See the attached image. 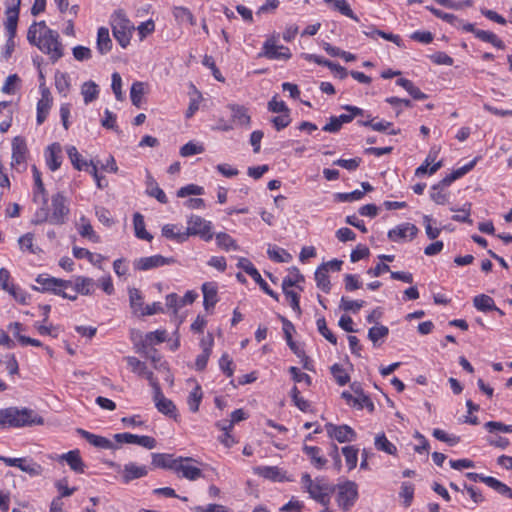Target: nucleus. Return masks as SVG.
<instances>
[{
	"label": "nucleus",
	"mask_w": 512,
	"mask_h": 512,
	"mask_svg": "<svg viewBox=\"0 0 512 512\" xmlns=\"http://www.w3.org/2000/svg\"><path fill=\"white\" fill-rule=\"evenodd\" d=\"M331 372H332L336 382L340 386H344L350 380L349 375L344 371V369L339 364H334L331 367Z\"/></svg>",
	"instance_id": "nucleus-55"
},
{
	"label": "nucleus",
	"mask_w": 512,
	"mask_h": 512,
	"mask_svg": "<svg viewBox=\"0 0 512 512\" xmlns=\"http://www.w3.org/2000/svg\"><path fill=\"white\" fill-rule=\"evenodd\" d=\"M61 460H65L71 470H73L76 473H84L85 470V463L83 462L80 451L75 449L71 450L63 455H61Z\"/></svg>",
	"instance_id": "nucleus-27"
},
{
	"label": "nucleus",
	"mask_w": 512,
	"mask_h": 512,
	"mask_svg": "<svg viewBox=\"0 0 512 512\" xmlns=\"http://www.w3.org/2000/svg\"><path fill=\"white\" fill-rule=\"evenodd\" d=\"M260 56H264L268 59H289L291 53L289 48L284 46H277L274 39H268L263 45V53Z\"/></svg>",
	"instance_id": "nucleus-17"
},
{
	"label": "nucleus",
	"mask_w": 512,
	"mask_h": 512,
	"mask_svg": "<svg viewBox=\"0 0 512 512\" xmlns=\"http://www.w3.org/2000/svg\"><path fill=\"white\" fill-rule=\"evenodd\" d=\"M135 235L139 239L151 241L153 236L146 231L144 217L140 213H135L133 217Z\"/></svg>",
	"instance_id": "nucleus-34"
},
{
	"label": "nucleus",
	"mask_w": 512,
	"mask_h": 512,
	"mask_svg": "<svg viewBox=\"0 0 512 512\" xmlns=\"http://www.w3.org/2000/svg\"><path fill=\"white\" fill-rule=\"evenodd\" d=\"M414 495V487L411 483L403 482L400 491V497L404 499L403 504L405 507L410 506Z\"/></svg>",
	"instance_id": "nucleus-58"
},
{
	"label": "nucleus",
	"mask_w": 512,
	"mask_h": 512,
	"mask_svg": "<svg viewBox=\"0 0 512 512\" xmlns=\"http://www.w3.org/2000/svg\"><path fill=\"white\" fill-rule=\"evenodd\" d=\"M28 154L29 150L25 140L21 137H15L12 142L11 166L18 171L26 169Z\"/></svg>",
	"instance_id": "nucleus-10"
},
{
	"label": "nucleus",
	"mask_w": 512,
	"mask_h": 512,
	"mask_svg": "<svg viewBox=\"0 0 512 512\" xmlns=\"http://www.w3.org/2000/svg\"><path fill=\"white\" fill-rule=\"evenodd\" d=\"M257 473L264 478L273 480V481H282L283 474L282 471L276 466H262L256 469Z\"/></svg>",
	"instance_id": "nucleus-40"
},
{
	"label": "nucleus",
	"mask_w": 512,
	"mask_h": 512,
	"mask_svg": "<svg viewBox=\"0 0 512 512\" xmlns=\"http://www.w3.org/2000/svg\"><path fill=\"white\" fill-rule=\"evenodd\" d=\"M307 491L311 498L323 506H328L330 503V496L334 492V487L324 482L323 479L316 478L315 484L308 487Z\"/></svg>",
	"instance_id": "nucleus-12"
},
{
	"label": "nucleus",
	"mask_w": 512,
	"mask_h": 512,
	"mask_svg": "<svg viewBox=\"0 0 512 512\" xmlns=\"http://www.w3.org/2000/svg\"><path fill=\"white\" fill-rule=\"evenodd\" d=\"M72 53H73V56L74 58L77 60V61H85V60H89L91 59L92 57V51L90 48L88 47H85V46H75L73 49H72Z\"/></svg>",
	"instance_id": "nucleus-64"
},
{
	"label": "nucleus",
	"mask_w": 512,
	"mask_h": 512,
	"mask_svg": "<svg viewBox=\"0 0 512 512\" xmlns=\"http://www.w3.org/2000/svg\"><path fill=\"white\" fill-rule=\"evenodd\" d=\"M237 267L244 270L249 276H251L254 279V281L259 284L260 288L266 294H268L275 300H278V294L275 293L272 289H270L267 282L261 277V274L258 272V270L255 268V266L249 259L244 257L239 258Z\"/></svg>",
	"instance_id": "nucleus-11"
},
{
	"label": "nucleus",
	"mask_w": 512,
	"mask_h": 512,
	"mask_svg": "<svg viewBox=\"0 0 512 512\" xmlns=\"http://www.w3.org/2000/svg\"><path fill=\"white\" fill-rule=\"evenodd\" d=\"M147 184H148V194L152 197H155L160 203H167V197L164 193V191L157 185V183L154 181L152 176L148 175L147 178Z\"/></svg>",
	"instance_id": "nucleus-41"
},
{
	"label": "nucleus",
	"mask_w": 512,
	"mask_h": 512,
	"mask_svg": "<svg viewBox=\"0 0 512 512\" xmlns=\"http://www.w3.org/2000/svg\"><path fill=\"white\" fill-rule=\"evenodd\" d=\"M358 497L357 484L352 481H346L338 485L337 503L344 510H349Z\"/></svg>",
	"instance_id": "nucleus-9"
},
{
	"label": "nucleus",
	"mask_w": 512,
	"mask_h": 512,
	"mask_svg": "<svg viewBox=\"0 0 512 512\" xmlns=\"http://www.w3.org/2000/svg\"><path fill=\"white\" fill-rule=\"evenodd\" d=\"M418 228L412 223H403L395 228L388 231V238L391 241H400L404 240L406 237H409L410 240L414 239L417 236Z\"/></svg>",
	"instance_id": "nucleus-16"
},
{
	"label": "nucleus",
	"mask_w": 512,
	"mask_h": 512,
	"mask_svg": "<svg viewBox=\"0 0 512 512\" xmlns=\"http://www.w3.org/2000/svg\"><path fill=\"white\" fill-rule=\"evenodd\" d=\"M34 45L47 54L53 62L63 55V47L59 41L58 32L49 29L44 21L34 22Z\"/></svg>",
	"instance_id": "nucleus-3"
},
{
	"label": "nucleus",
	"mask_w": 512,
	"mask_h": 512,
	"mask_svg": "<svg viewBox=\"0 0 512 512\" xmlns=\"http://www.w3.org/2000/svg\"><path fill=\"white\" fill-rule=\"evenodd\" d=\"M21 0H6V22L5 27L7 30L8 39L3 48L2 56L6 60L10 58L14 51L15 41L14 36L16 33L19 5Z\"/></svg>",
	"instance_id": "nucleus-4"
},
{
	"label": "nucleus",
	"mask_w": 512,
	"mask_h": 512,
	"mask_svg": "<svg viewBox=\"0 0 512 512\" xmlns=\"http://www.w3.org/2000/svg\"><path fill=\"white\" fill-rule=\"evenodd\" d=\"M193 462H195V460L191 457H178L176 458L173 471L178 477L195 481L202 477L203 474L200 468L192 465Z\"/></svg>",
	"instance_id": "nucleus-8"
},
{
	"label": "nucleus",
	"mask_w": 512,
	"mask_h": 512,
	"mask_svg": "<svg viewBox=\"0 0 512 512\" xmlns=\"http://www.w3.org/2000/svg\"><path fill=\"white\" fill-rule=\"evenodd\" d=\"M175 262L172 257H164L162 255H153L149 257H142L135 263V268L138 270H150L164 265H169Z\"/></svg>",
	"instance_id": "nucleus-15"
},
{
	"label": "nucleus",
	"mask_w": 512,
	"mask_h": 512,
	"mask_svg": "<svg viewBox=\"0 0 512 512\" xmlns=\"http://www.w3.org/2000/svg\"><path fill=\"white\" fill-rule=\"evenodd\" d=\"M204 193V189L195 184H189L187 186L181 187L177 191L178 197H186L188 195H202Z\"/></svg>",
	"instance_id": "nucleus-60"
},
{
	"label": "nucleus",
	"mask_w": 512,
	"mask_h": 512,
	"mask_svg": "<svg viewBox=\"0 0 512 512\" xmlns=\"http://www.w3.org/2000/svg\"><path fill=\"white\" fill-rule=\"evenodd\" d=\"M317 328L319 333L331 344L336 345L337 344V338L336 336L328 329L326 320L324 317L319 318L317 320Z\"/></svg>",
	"instance_id": "nucleus-53"
},
{
	"label": "nucleus",
	"mask_w": 512,
	"mask_h": 512,
	"mask_svg": "<svg viewBox=\"0 0 512 512\" xmlns=\"http://www.w3.org/2000/svg\"><path fill=\"white\" fill-rule=\"evenodd\" d=\"M19 82L20 79L16 74L8 76L2 87V92L6 94H14L17 90Z\"/></svg>",
	"instance_id": "nucleus-62"
},
{
	"label": "nucleus",
	"mask_w": 512,
	"mask_h": 512,
	"mask_svg": "<svg viewBox=\"0 0 512 512\" xmlns=\"http://www.w3.org/2000/svg\"><path fill=\"white\" fill-rule=\"evenodd\" d=\"M202 391H201V387L200 386H196L190 393L189 397H188V405H189V409L192 411V412H197L199 410V405L201 403V400H202Z\"/></svg>",
	"instance_id": "nucleus-50"
},
{
	"label": "nucleus",
	"mask_w": 512,
	"mask_h": 512,
	"mask_svg": "<svg viewBox=\"0 0 512 512\" xmlns=\"http://www.w3.org/2000/svg\"><path fill=\"white\" fill-rule=\"evenodd\" d=\"M364 304V301L349 300L345 297H342L340 301V308L344 311H352L356 313L364 306Z\"/></svg>",
	"instance_id": "nucleus-57"
},
{
	"label": "nucleus",
	"mask_w": 512,
	"mask_h": 512,
	"mask_svg": "<svg viewBox=\"0 0 512 512\" xmlns=\"http://www.w3.org/2000/svg\"><path fill=\"white\" fill-rule=\"evenodd\" d=\"M41 89V99L37 103V122L38 124H42L51 108L52 105V96L48 88L40 86Z\"/></svg>",
	"instance_id": "nucleus-21"
},
{
	"label": "nucleus",
	"mask_w": 512,
	"mask_h": 512,
	"mask_svg": "<svg viewBox=\"0 0 512 512\" xmlns=\"http://www.w3.org/2000/svg\"><path fill=\"white\" fill-rule=\"evenodd\" d=\"M326 3H332L335 10L339 11L342 15L358 22L359 18L355 15L351 9L349 3L346 0H324Z\"/></svg>",
	"instance_id": "nucleus-37"
},
{
	"label": "nucleus",
	"mask_w": 512,
	"mask_h": 512,
	"mask_svg": "<svg viewBox=\"0 0 512 512\" xmlns=\"http://www.w3.org/2000/svg\"><path fill=\"white\" fill-rule=\"evenodd\" d=\"M0 461L10 467H17L20 470L32 473V464L26 458H11L6 456H0Z\"/></svg>",
	"instance_id": "nucleus-35"
},
{
	"label": "nucleus",
	"mask_w": 512,
	"mask_h": 512,
	"mask_svg": "<svg viewBox=\"0 0 512 512\" xmlns=\"http://www.w3.org/2000/svg\"><path fill=\"white\" fill-rule=\"evenodd\" d=\"M7 331L22 346L32 345V338L24 334V332L28 331V328L23 326L21 323L14 322L9 324V326L7 327Z\"/></svg>",
	"instance_id": "nucleus-26"
},
{
	"label": "nucleus",
	"mask_w": 512,
	"mask_h": 512,
	"mask_svg": "<svg viewBox=\"0 0 512 512\" xmlns=\"http://www.w3.org/2000/svg\"><path fill=\"white\" fill-rule=\"evenodd\" d=\"M228 108L231 111V118L233 122L243 126L250 125L251 117L246 107L238 104H229Z\"/></svg>",
	"instance_id": "nucleus-28"
},
{
	"label": "nucleus",
	"mask_w": 512,
	"mask_h": 512,
	"mask_svg": "<svg viewBox=\"0 0 512 512\" xmlns=\"http://www.w3.org/2000/svg\"><path fill=\"white\" fill-rule=\"evenodd\" d=\"M129 299L131 308L133 309L134 313H139L141 315V311L144 310L141 292L136 288L130 289Z\"/></svg>",
	"instance_id": "nucleus-47"
},
{
	"label": "nucleus",
	"mask_w": 512,
	"mask_h": 512,
	"mask_svg": "<svg viewBox=\"0 0 512 512\" xmlns=\"http://www.w3.org/2000/svg\"><path fill=\"white\" fill-rule=\"evenodd\" d=\"M62 149L59 143L51 144L45 153L46 163L50 170L55 171L61 165Z\"/></svg>",
	"instance_id": "nucleus-25"
},
{
	"label": "nucleus",
	"mask_w": 512,
	"mask_h": 512,
	"mask_svg": "<svg viewBox=\"0 0 512 512\" xmlns=\"http://www.w3.org/2000/svg\"><path fill=\"white\" fill-rule=\"evenodd\" d=\"M300 392L296 386H294L291 390L292 400L301 411L306 412L310 406L309 402L304 398L300 397Z\"/></svg>",
	"instance_id": "nucleus-63"
},
{
	"label": "nucleus",
	"mask_w": 512,
	"mask_h": 512,
	"mask_svg": "<svg viewBox=\"0 0 512 512\" xmlns=\"http://www.w3.org/2000/svg\"><path fill=\"white\" fill-rule=\"evenodd\" d=\"M426 9L429 10L437 18L442 19L452 25H454L458 21L457 17L454 14L443 12L442 10L437 9L433 6H427Z\"/></svg>",
	"instance_id": "nucleus-61"
},
{
	"label": "nucleus",
	"mask_w": 512,
	"mask_h": 512,
	"mask_svg": "<svg viewBox=\"0 0 512 512\" xmlns=\"http://www.w3.org/2000/svg\"><path fill=\"white\" fill-rule=\"evenodd\" d=\"M76 432L95 447L103 449H113L115 447V445L109 439L103 436L95 435L82 428H77Z\"/></svg>",
	"instance_id": "nucleus-23"
},
{
	"label": "nucleus",
	"mask_w": 512,
	"mask_h": 512,
	"mask_svg": "<svg viewBox=\"0 0 512 512\" xmlns=\"http://www.w3.org/2000/svg\"><path fill=\"white\" fill-rule=\"evenodd\" d=\"M114 439L118 443L137 444L147 449H154L156 447V440L151 436H138L131 433H118L114 435Z\"/></svg>",
	"instance_id": "nucleus-14"
},
{
	"label": "nucleus",
	"mask_w": 512,
	"mask_h": 512,
	"mask_svg": "<svg viewBox=\"0 0 512 512\" xmlns=\"http://www.w3.org/2000/svg\"><path fill=\"white\" fill-rule=\"evenodd\" d=\"M82 225L79 228V233L82 237L88 238L93 242H98L99 237L95 234L92 225L86 221L84 217L81 218Z\"/></svg>",
	"instance_id": "nucleus-54"
},
{
	"label": "nucleus",
	"mask_w": 512,
	"mask_h": 512,
	"mask_svg": "<svg viewBox=\"0 0 512 512\" xmlns=\"http://www.w3.org/2000/svg\"><path fill=\"white\" fill-rule=\"evenodd\" d=\"M475 37L483 42L491 43L494 47L503 50L505 48L504 42L498 38L496 34L486 30H477Z\"/></svg>",
	"instance_id": "nucleus-36"
},
{
	"label": "nucleus",
	"mask_w": 512,
	"mask_h": 512,
	"mask_svg": "<svg viewBox=\"0 0 512 512\" xmlns=\"http://www.w3.org/2000/svg\"><path fill=\"white\" fill-rule=\"evenodd\" d=\"M203 305L206 310L213 308L217 301V285L212 282H206L202 285Z\"/></svg>",
	"instance_id": "nucleus-29"
},
{
	"label": "nucleus",
	"mask_w": 512,
	"mask_h": 512,
	"mask_svg": "<svg viewBox=\"0 0 512 512\" xmlns=\"http://www.w3.org/2000/svg\"><path fill=\"white\" fill-rule=\"evenodd\" d=\"M342 453L345 457L348 469H354L358 461V449L354 446H346L342 448Z\"/></svg>",
	"instance_id": "nucleus-45"
},
{
	"label": "nucleus",
	"mask_w": 512,
	"mask_h": 512,
	"mask_svg": "<svg viewBox=\"0 0 512 512\" xmlns=\"http://www.w3.org/2000/svg\"><path fill=\"white\" fill-rule=\"evenodd\" d=\"M113 42L109 34V29L100 27L97 31L96 48L99 54L106 55L112 50Z\"/></svg>",
	"instance_id": "nucleus-24"
},
{
	"label": "nucleus",
	"mask_w": 512,
	"mask_h": 512,
	"mask_svg": "<svg viewBox=\"0 0 512 512\" xmlns=\"http://www.w3.org/2000/svg\"><path fill=\"white\" fill-rule=\"evenodd\" d=\"M186 233L187 238L191 235L199 236L205 241L213 238L211 222L198 215H193L189 218Z\"/></svg>",
	"instance_id": "nucleus-7"
},
{
	"label": "nucleus",
	"mask_w": 512,
	"mask_h": 512,
	"mask_svg": "<svg viewBox=\"0 0 512 512\" xmlns=\"http://www.w3.org/2000/svg\"><path fill=\"white\" fill-rule=\"evenodd\" d=\"M303 452L309 457L311 464L316 469H322L326 465L327 459L321 455L319 447L304 445Z\"/></svg>",
	"instance_id": "nucleus-30"
},
{
	"label": "nucleus",
	"mask_w": 512,
	"mask_h": 512,
	"mask_svg": "<svg viewBox=\"0 0 512 512\" xmlns=\"http://www.w3.org/2000/svg\"><path fill=\"white\" fill-rule=\"evenodd\" d=\"M477 158L470 161L468 164L464 165L463 167H460L456 170H454L452 173L444 177L441 181H439L437 184L433 185L432 190H443L445 187H448L452 184L455 180L461 178L466 173H468L470 170L474 168L476 165Z\"/></svg>",
	"instance_id": "nucleus-18"
},
{
	"label": "nucleus",
	"mask_w": 512,
	"mask_h": 512,
	"mask_svg": "<svg viewBox=\"0 0 512 512\" xmlns=\"http://www.w3.org/2000/svg\"><path fill=\"white\" fill-rule=\"evenodd\" d=\"M375 447L378 450L384 451L390 455H394L397 451L396 446L392 444L383 433L376 436Z\"/></svg>",
	"instance_id": "nucleus-44"
},
{
	"label": "nucleus",
	"mask_w": 512,
	"mask_h": 512,
	"mask_svg": "<svg viewBox=\"0 0 512 512\" xmlns=\"http://www.w3.org/2000/svg\"><path fill=\"white\" fill-rule=\"evenodd\" d=\"M202 152H204V147L191 141L183 145L180 149V155L182 157H189L195 154H200Z\"/></svg>",
	"instance_id": "nucleus-56"
},
{
	"label": "nucleus",
	"mask_w": 512,
	"mask_h": 512,
	"mask_svg": "<svg viewBox=\"0 0 512 512\" xmlns=\"http://www.w3.org/2000/svg\"><path fill=\"white\" fill-rule=\"evenodd\" d=\"M31 422L30 410L16 407L0 409V428L22 427Z\"/></svg>",
	"instance_id": "nucleus-5"
},
{
	"label": "nucleus",
	"mask_w": 512,
	"mask_h": 512,
	"mask_svg": "<svg viewBox=\"0 0 512 512\" xmlns=\"http://www.w3.org/2000/svg\"><path fill=\"white\" fill-rule=\"evenodd\" d=\"M325 429L329 437L335 438L340 443L351 442L356 438L355 431L348 425L327 423Z\"/></svg>",
	"instance_id": "nucleus-13"
},
{
	"label": "nucleus",
	"mask_w": 512,
	"mask_h": 512,
	"mask_svg": "<svg viewBox=\"0 0 512 512\" xmlns=\"http://www.w3.org/2000/svg\"><path fill=\"white\" fill-rule=\"evenodd\" d=\"M176 458H173L171 454L165 453H153L152 464L158 468L170 469L173 471Z\"/></svg>",
	"instance_id": "nucleus-32"
},
{
	"label": "nucleus",
	"mask_w": 512,
	"mask_h": 512,
	"mask_svg": "<svg viewBox=\"0 0 512 512\" xmlns=\"http://www.w3.org/2000/svg\"><path fill=\"white\" fill-rule=\"evenodd\" d=\"M39 287L34 286V290L41 292H52L69 300H76L77 295H90L93 292L94 280L88 277L78 276L75 284L71 281L39 275L36 279Z\"/></svg>",
	"instance_id": "nucleus-1"
},
{
	"label": "nucleus",
	"mask_w": 512,
	"mask_h": 512,
	"mask_svg": "<svg viewBox=\"0 0 512 512\" xmlns=\"http://www.w3.org/2000/svg\"><path fill=\"white\" fill-rule=\"evenodd\" d=\"M327 273L328 272L325 271L324 266H319L315 271L317 287L325 293H329L331 289V283Z\"/></svg>",
	"instance_id": "nucleus-38"
},
{
	"label": "nucleus",
	"mask_w": 512,
	"mask_h": 512,
	"mask_svg": "<svg viewBox=\"0 0 512 512\" xmlns=\"http://www.w3.org/2000/svg\"><path fill=\"white\" fill-rule=\"evenodd\" d=\"M352 389L357 394V397L355 398V406H357L359 409H362L366 407L370 412L374 411V404L371 401V399L365 395L362 391H359L355 388V384H352Z\"/></svg>",
	"instance_id": "nucleus-48"
},
{
	"label": "nucleus",
	"mask_w": 512,
	"mask_h": 512,
	"mask_svg": "<svg viewBox=\"0 0 512 512\" xmlns=\"http://www.w3.org/2000/svg\"><path fill=\"white\" fill-rule=\"evenodd\" d=\"M67 154L71 160L72 165L77 170H82L84 167L88 166V163L86 161H83L81 159V155L79 154L78 150L74 146H70L67 149Z\"/></svg>",
	"instance_id": "nucleus-51"
},
{
	"label": "nucleus",
	"mask_w": 512,
	"mask_h": 512,
	"mask_svg": "<svg viewBox=\"0 0 512 512\" xmlns=\"http://www.w3.org/2000/svg\"><path fill=\"white\" fill-rule=\"evenodd\" d=\"M98 85L93 81L85 82L81 87V94L83 95L86 104L94 101L98 96Z\"/></svg>",
	"instance_id": "nucleus-39"
},
{
	"label": "nucleus",
	"mask_w": 512,
	"mask_h": 512,
	"mask_svg": "<svg viewBox=\"0 0 512 512\" xmlns=\"http://www.w3.org/2000/svg\"><path fill=\"white\" fill-rule=\"evenodd\" d=\"M485 484L497 491L499 494L506 495L512 499V489L496 478L491 477L490 479H486Z\"/></svg>",
	"instance_id": "nucleus-46"
},
{
	"label": "nucleus",
	"mask_w": 512,
	"mask_h": 512,
	"mask_svg": "<svg viewBox=\"0 0 512 512\" xmlns=\"http://www.w3.org/2000/svg\"><path fill=\"white\" fill-rule=\"evenodd\" d=\"M125 359L129 367L131 368L132 372L136 373L139 376L145 377L149 381L152 388L159 385V383L154 377L153 372L147 369V366L144 362L140 361L138 358L133 356H128Z\"/></svg>",
	"instance_id": "nucleus-19"
},
{
	"label": "nucleus",
	"mask_w": 512,
	"mask_h": 512,
	"mask_svg": "<svg viewBox=\"0 0 512 512\" xmlns=\"http://www.w3.org/2000/svg\"><path fill=\"white\" fill-rule=\"evenodd\" d=\"M389 334L388 327L384 325L373 326L368 331V338L376 346L379 339L385 338Z\"/></svg>",
	"instance_id": "nucleus-49"
},
{
	"label": "nucleus",
	"mask_w": 512,
	"mask_h": 512,
	"mask_svg": "<svg viewBox=\"0 0 512 512\" xmlns=\"http://www.w3.org/2000/svg\"><path fill=\"white\" fill-rule=\"evenodd\" d=\"M216 242L218 246L224 250L239 249V246L237 245L236 241L229 234L224 232L216 234Z\"/></svg>",
	"instance_id": "nucleus-43"
},
{
	"label": "nucleus",
	"mask_w": 512,
	"mask_h": 512,
	"mask_svg": "<svg viewBox=\"0 0 512 512\" xmlns=\"http://www.w3.org/2000/svg\"><path fill=\"white\" fill-rule=\"evenodd\" d=\"M113 36L122 48H126L130 44L134 26L129 19L121 12L113 15L111 21Z\"/></svg>",
	"instance_id": "nucleus-6"
},
{
	"label": "nucleus",
	"mask_w": 512,
	"mask_h": 512,
	"mask_svg": "<svg viewBox=\"0 0 512 512\" xmlns=\"http://www.w3.org/2000/svg\"><path fill=\"white\" fill-rule=\"evenodd\" d=\"M144 94V83L134 82L130 90V98L136 107H140L142 95Z\"/></svg>",
	"instance_id": "nucleus-52"
},
{
	"label": "nucleus",
	"mask_w": 512,
	"mask_h": 512,
	"mask_svg": "<svg viewBox=\"0 0 512 512\" xmlns=\"http://www.w3.org/2000/svg\"><path fill=\"white\" fill-rule=\"evenodd\" d=\"M34 186H36L38 193L42 196L43 207H41L37 212L34 219V223H40L44 221H48L54 225L63 224L66 221V218L69 214V208L66 205L65 197L57 193L52 197L51 208L48 206V199L45 194V189L43 187L42 180L40 178L39 172L34 168Z\"/></svg>",
	"instance_id": "nucleus-2"
},
{
	"label": "nucleus",
	"mask_w": 512,
	"mask_h": 512,
	"mask_svg": "<svg viewBox=\"0 0 512 512\" xmlns=\"http://www.w3.org/2000/svg\"><path fill=\"white\" fill-rule=\"evenodd\" d=\"M473 305L477 310L482 312H488L497 309L493 298L486 294L475 296L473 299Z\"/></svg>",
	"instance_id": "nucleus-33"
},
{
	"label": "nucleus",
	"mask_w": 512,
	"mask_h": 512,
	"mask_svg": "<svg viewBox=\"0 0 512 512\" xmlns=\"http://www.w3.org/2000/svg\"><path fill=\"white\" fill-rule=\"evenodd\" d=\"M358 124L362 125V126H369L371 127L373 130L375 131H378V132H386L390 135H397L400 130L399 129H390L393 124L391 122H388V121H378V122H375V119H368V120H358Z\"/></svg>",
	"instance_id": "nucleus-31"
},
{
	"label": "nucleus",
	"mask_w": 512,
	"mask_h": 512,
	"mask_svg": "<svg viewBox=\"0 0 512 512\" xmlns=\"http://www.w3.org/2000/svg\"><path fill=\"white\" fill-rule=\"evenodd\" d=\"M429 166H430V162L425 160L424 163L416 169L415 175L421 176L426 173H428L429 175L434 174L438 169L441 168L442 161H438V162L434 163L430 168H429Z\"/></svg>",
	"instance_id": "nucleus-59"
},
{
	"label": "nucleus",
	"mask_w": 512,
	"mask_h": 512,
	"mask_svg": "<svg viewBox=\"0 0 512 512\" xmlns=\"http://www.w3.org/2000/svg\"><path fill=\"white\" fill-rule=\"evenodd\" d=\"M148 470L146 466H138L135 463H128L124 465L121 470L122 479L125 483H129L132 480L142 478L146 476Z\"/></svg>",
	"instance_id": "nucleus-22"
},
{
	"label": "nucleus",
	"mask_w": 512,
	"mask_h": 512,
	"mask_svg": "<svg viewBox=\"0 0 512 512\" xmlns=\"http://www.w3.org/2000/svg\"><path fill=\"white\" fill-rule=\"evenodd\" d=\"M176 226L173 224H166L162 228V235L168 239L176 240L179 243L186 241L187 233L186 232H175Z\"/></svg>",
	"instance_id": "nucleus-42"
},
{
	"label": "nucleus",
	"mask_w": 512,
	"mask_h": 512,
	"mask_svg": "<svg viewBox=\"0 0 512 512\" xmlns=\"http://www.w3.org/2000/svg\"><path fill=\"white\" fill-rule=\"evenodd\" d=\"M153 390L154 401L158 411L167 416L176 418V406L174 405V403L171 400L164 397L159 385L154 387Z\"/></svg>",
	"instance_id": "nucleus-20"
}]
</instances>
